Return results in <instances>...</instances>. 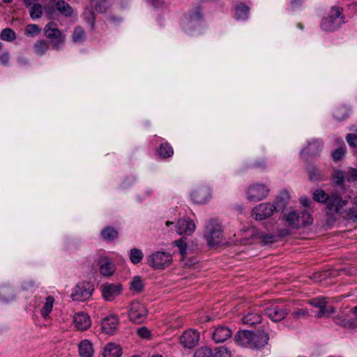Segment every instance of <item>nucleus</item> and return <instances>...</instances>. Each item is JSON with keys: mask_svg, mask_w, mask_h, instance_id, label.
Segmentation results:
<instances>
[{"mask_svg": "<svg viewBox=\"0 0 357 357\" xmlns=\"http://www.w3.org/2000/svg\"><path fill=\"white\" fill-rule=\"evenodd\" d=\"M34 285V283L32 281H29V282H25L24 284H23V288L24 289H29L30 288H31L32 287H33Z\"/></svg>", "mask_w": 357, "mask_h": 357, "instance_id": "60", "label": "nucleus"}, {"mask_svg": "<svg viewBox=\"0 0 357 357\" xmlns=\"http://www.w3.org/2000/svg\"><path fill=\"white\" fill-rule=\"evenodd\" d=\"M347 142L350 146L356 148L357 146V135L349 133L346 137Z\"/></svg>", "mask_w": 357, "mask_h": 357, "instance_id": "50", "label": "nucleus"}, {"mask_svg": "<svg viewBox=\"0 0 357 357\" xmlns=\"http://www.w3.org/2000/svg\"><path fill=\"white\" fill-rule=\"evenodd\" d=\"M43 14V8L40 4H34L30 7V16L32 19L40 18Z\"/></svg>", "mask_w": 357, "mask_h": 357, "instance_id": "41", "label": "nucleus"}, {"mask_svg": "<svg viewBox=\"0 0 357 357\" xmlns=\"http://www.w3.org/2000/svg\"><path fill=\"white\" fill-rule=\"evenodd\" d=\"M307 177L312 182H320L324 180V174L313 165H309L306 167Z\"/></svg>", "mask_w": 357, "mask_h": 357, "instance_id": "20", "label": "nucleus"}, {"mask_svg": "<svg viewBox=\"0 0 357 357\" xmlns=\"http://www.w3.org/2000/svg\"><path fill=\"white\" fill-rule=\"evenodd\" d=\"M38 0H24V3L26 7H31L34 4H38Z\"/></svg>", "mask_w": 357, "mask_h": 357, "instance_id": "57", "label": "nucleus"}, {"mask_svg": "<svg viewBox=\"0 0 357 357\" xmlns=\"http://www.w3.org/2000/svg\"><path fill=\"white\" fill-rule=\"evenodd\" d=\"M119 318L116 315L112 314L105 317L102 321V331L109 335H113L117 331Z\"/></svg>", "mask_w": 357, "mask_h": 357, "instance_id": "15", "label": "nucleus"}, {"mask_svg": "<svg viewBox=\"0 0 357 357\" xmlns=\"http://www.w3.org/2000/svg\"><path fill=\"white\" fill-rule=\"evenodd\" d=\"M232 335L231 330L225 326H219L214 330L212 338L216 343L223 342Z\"/></svg>", "mask_w": 357, "mask_h": 357, "instance_id": "14", "label": "nucleus"}, {"mask_svg": "<svg viewBox=\"0 0 357 357\" xmlns=\"http://www.w3.org/2000/svg\"><path fill=\"white\" fill-rule=\"evenodd\" d=\"M102 296L105 301H110L121 294L123 286L120 283L105 282L100 286Z\"/></svg>", "mask_w": 357, "mask_h": 357, "instance_id": "9", "label": "nucleus"}, {"mask_svg": "<svg viewBox=\"0 0 357 357\" xmlns=\"http://www.w3.org/2000/svg\"><path fill=\"white\" fill-rule=\"evenodd\" d=\"M54 303V298L52 296H49L46 298L45 303L41 309V315L43 317L46 318L49 316V314L52 310Z\"/></svg>", "mask_w": 357, "mask_h": 357, "instance_id": "31", "label": "nucleus"}, {"mask_svg": "<svg viewBox=\"0 0 357 357\" xmlns=\"http://www.w3.org/2000/svg\"><path fill=\"white\" fill-rule=\"evenodd\" d=\"M89 285V282H88L78 283L71 294L73 300L78 301L85 300L89 294L87 291Z\"/></svg>", "mask_w": 357, "mask_h": 357, "instance_id": "16", "label": "nucleus"}, {"mask_svg": "<svg viewBox=\"0 0 357 357\" xmlns=\"http://www.w3.org/2000/svg\"><path fill=\"white\" fill-rule=\"evenodd\" d=\"M310 303L315 307L319 308V311L317 314V317L321 318L324 317V304H326V298H315L310 301Z\"/></svg>", "mask_w": 357, "mask_h": 357, "instance_id": "28", "label": "nucleus"}, {"mask_svg": "<svg viewBox=\"0 0 357 357\" xmlns=\"http://www.w3.org/2000/svg\"><path fill=\"white\" fill-rule=\"evenodd\" d=\"M302 1L301 0H293L291 1V5L293 7L299 6L301 4Z\"/></svg>", "mask_w": 357, "mask_h": 357, "instance_id": "61", "label": "nucleus"}, {"mask_svg": "<svg viewBox=\"0 0 357 357\" xmlns=\"http://www.w3.org/2000/svg\"><path fill=\"white\" fill-rule=\"evenodd\" d=\"M119 232L113 227H106L101 231V236L105 241H113L118 238Z\"/></svg>", "mask_w": 357, "mask_h": 357, "instance_id": "25", "label": "nucleus"}, {"mask_svg": "<svg viewBox=\"0 0 357 357\" xmlns=\"http://www.w3.org/2000/svg\"><path fill=\"white\" fill-rule=\"evenodd\" d=\"M199 340V333L195 331H185L180 337V342L185 348L195 347Z\"/></svg>", "mask_w": 357, "mask_h": 357, "instance_id": "11", "label": "nucleus"}, {"mask_svg": "<svg viewBox=\"0 0 357 357\" xmlns=\"http://www.w3.org/2000/svg\"><path fill=\"white\" fill-rule=\"evenodd\" d=\"M275 236L272 234H261L259 236V239L263 243L264 245H266L268 243H272L275 241Z\"/></svg>", "mask_w": 357, "mask_h": 357, "instance_id": "49", "label": "nucleus"}, {"mask_svg": "<svg viewBox=\"0 0 357 357\" xmlns=\"http://www.w3.org/2000/svg\"><path fill=\"white\" fill-rule=\"evenodd\" d=\"M269 190L264 184H255L249 187L248 199L251 202L260 201L268 195Z\"/></svg>", "mask_w": 357, "mask_h": 357, "instance_id": "10", "label": "nucleus"}, {"mask_svg": "<svg viewBox=\"0 0 357 357\" xmlns=\"http://www.w3.org/2000/svg\"><path fill=\"white\" fill-rule=\"evenodd\" d=\"M130 284V289L137 293H141L144 290V284L139 276H135Z\"/></svg>", "mask_w": 357, "mask_h": 357, "instance_id": "33", "label": "nucleus"}, {"mask_svg": "<svg viewBox=\"0 0 357 357\" xmlns=\"http://www.w3.org/2000/svg\"><path fill=\"white\" fill-rule=\"evenodd\" d=\"M74 324L77 330L83 331L89 327V318L87 314L79 312L74 317Z\"/></svg>", "mask_w": 357, "mask_h": 357, "instance_id": "18", "label": "nucleus"}, {"mask_svg": "<svg viewBox=\"0 0 357 357\" xmlns=\"http://www.w3.org/2000/svg\"><path fill=\"white\" fill-rule=\"evenodd\" d=\"M194 17H197L198 19L201 18L200 13H199V12H197V13L195 14Z\"/></svg>", "mask_w": 357, "mask_h": 357, "instance_id": "64", "label": "nucleus"}, {"mask_svg": "<svg viewBox=\"0 0 357 357\" xmlns=\"http://www.w3.org/2000/svg\"><path fill=\"white\" fill-rule=\"evenodd\" d=\"M158 151L162 158H168L173 154V149L167 143L161 144Z\"/></svg>", "mask_w": 357, "mask_h": 357, "instance_id": "35", "label": "nucleus"}, {"mask_svg": "<svg viewBox=\"0 0 357 357\" xmlns=\"http://www.w3.org/2000/svg\"><path fill=\"white\" fill-rule=\"evenodd\" d=\"M147 264L155 270H163L172 262V256L167 252H156L147 257Z\"/></svg>", "mask_w": 357, "mask_h": 357, "instance_id": "5", "label": "nucleus"}, {"mask_svg": "<svg viewBox=\"0 0 357 357\" xmlns=\"http://www.w3.org/2000/svg\"><path fill=\"white\" fill-rule=\"evenodd\" d=\"M19 63L22 65L28 64V60L26 58L20 57L19 58Z\"/></svg>", "mask_w": 357, "mask_h": 357, "instance_id": "62", "label": "nucleus"}, {"mask_svg": "<svg viewBox=\"0 0 357 357\" xmlns=\"http://www.w3.org/2000/svg\"><path fill=\"white\" fill-rule=\"evenodd\" d=\"M15 296L14 289L9 285H2L0 287V300L3 302L13 301Z\"/></svg>", "mask_w": 357, "mask_h": 357, "instance_id": "23", "label": "nucleus"}, {"mask_svg": "<svg viewBox=\"0 0 357 357\" xmlns=\"http://www.w3.org/2000/svg\"><path fill=\"white\" fill-rule=\"evenodd\" d=\"M147 316V310L141 303L136 301L131 303L128 311L130 320L135 324H142Z\"/></svg>", "mask_w": 357, "mask_h": 357, "instance_id": "7", "label": "nucleus"}, {"mask_svg": "<svg viewBox=\"0 0 357 357\" xmlns=\"http://www.w3.org/2000/svg\"><path fill=\"white\" fill-rule=\"evenodd\" d=\"M10 59V54L8 50L4 51L1 55H0V62L3 66H7Z\"/></svg>", "mask_w": 357, "mask_h": 357, "instance_id": "53", "label": "nucleus"}, {"mask_svg": "<svg viewBox=\"0 0 357 357\" xmlns=\"http://www.w3.org/2000/svg\"><path fill=\"white\" fill-rule=\"evenodd\" d=\"M275 211H277L275 205L269 202L261 203L252 209V217L257 220H262L271 217Z\"/></svg>", "mask_w": 357, "mask_h": 357, "instance_id": "8", "label": "nucleus"}, {"mask_svg": "<svg viewBox=\"0 0 357 357\" xmlns=\"http://www.w3.org/2000/svg\"><path fill=\"white\" fill-rule=\"evenodd\" d=\"M345 153V149L343 147H339L332 152V158L335 162L340 160Z\"/></svg>", "mask_w": 357, "mask_h": 357, "instance_id": "47", "label": "nucleus"}, {"mask_svg": "<svg viewBox=\"0 0 357 357\" xmlns=\"http://www.w3.org/2000/svg\"><path fill=\"white\" fill-rule=\"evenodd\" d=\"M351 312L356 316V318L353 319V321L357 323V305L352 308Z\"/></svg>", "mask_w": 357, "mask_h": 357, "instance_id": "63", "label": "nucleus"}, {"mask_svg": "<svg viewBox=\"0 0 357 357\" xmlns=\"http://www.w3.org/2000/svg\"><path fill=\"white\" fill-rule=\"evenodd\" d=\"M290 198L289 194L287 190H282L276 197L274 205L277 211L283 210L287 206Z\"/></svg>", "mask_w": 357, "mask_h": 357, "instance_id": "22", "label": "nucleus"}, {"mask_svg": "<svg viewBox=\"0 0 357 357\" xmlns=\"http://www.w3.org/2000/svg\"><path fill=\"white\" fill-rule=\"evenodd\" d=\"M194 357H212V350L206 347H200L195 351Z\"/></svg>", "mask_w": 357, "mask_h": 357, "instance_id": "42", "label": "nucleus"}, {"mask_svg": "<svg viewBox=\"0 0 357 357\" xmlns=\"http://www.w3.org/2000/svg\"><path fill=\"white\" fill-rule=\"evenodd\" d=\"M201 193L202 192L200 190H196L192 193L191 197L195 202L202 204L205 202V199L203 197H201Z\"/></svg>", "mask_w": 357, "mask_h": 357, "instance_id": "51", "label": "nucleus"}, {"mask_svg": "<svg viewBox=\"0 0 357 357\" xmlns=\"http://www.w3.org/2000/svg\"><path fill=\"white\" fill-rule=\"evenodd\" d=\"M348 181H357V169L351 168L349 169V177Z\"/></svg>", "mask_w": 357, "mask_h": 357, "instance_id": "55", "label": "nucleus"}, {"mask_svg": "<svg viewBox=\"0 0 357 357\" xmlns=\"http://www.w3.org/2000/svg\"><path fill=\"white\" fill-rule=\"evenodd\" d=\"M44 33L51 40L53 50L59 51L64 45L66 36L56 27L53 22H50L45 26Z\"/></svg>", "mask_w": 357, "mask_h": 357, "instance_id": "4", "label": "nucleus"}, {"mask_svg": "<svg viewBox=\"0 0 357 357\" xmlns=\"http://www.w3.org/2000/svg\"><path fill=\"white\" fill-rule=\"evenodd\" d=\"M79 353L82 357H89V341L84 340L79 344Z\"/></svg>", "mask_w": 357, "mask_h": 357, "instance_id": "39", "label": "nucleus"}, {"mask_svg": "<svg viewBox=\"0 0 357 357\" xmlns=\"http://www.w3.org/2000/svg\"><path fill=\"white\" fill-rule=\"evenodd\" d=\"M324 317H329L331 314L335 313V308L332 305L327 306L326 304H324Z\"/></svg>", "mask_w": 357, "mask_h": 357, "instance_id": "56", "label": "nucleus"}, {"mask_svg": "<svg viewBox=\"0 0 357 357\" xmlns=\"http://www.w3.org/2000/svg\"><path fill=\"white\" fill-rule=\"evenodd\" d=\"M261 321V316L259 313L248 312L242 318L243 324L250 326L260 324Z\"/></svg>", "mask_w": 357, "mask_h": 357, "instance_id": "24", "label": "nucleus"}, {"mask_svg": "<svg viewBox=\"0 0 357 357\" xmlns=\"http://www.w3.org/2000/svg\"><path fill=\"white\" fill-rule=\"evenodd\" d=\"M265 314L275 322L280 321L285 318L290 312L287 308H280L278 305H272L265 309Z\"/></svg>", "mask_w": 357, "mask_h": 357, "instance_id": "12", "label": "nucleus"}, {"mask_svg": "<svg viewBox=\"0 0 357 357\" xmlns=\"http://www.w3.org/2000/svg\"><path fill=\"white\" fill-rule=\"evenodd\" d=\"M331 276H333V271L325 270L321 272L314 273L311 278L314 280V282H319Z\"/></svg>", "mask_w": 357, "mask_h": 357, "instance_id": "34", "label": "nucleus"}, {"mask_svg": "<svg viewBox=\"0 0 357 357\" xmlns=\"http://www.w3.org/2000/svg\"><path fill=\"white\" fill-rule=\"evenodd\" d=\"M334 321L337 324L342 326L344 328L353 330L355 328H357V323L355 321L346 320L341 316L335 317Z\"/></svg>", "mask_w": 357, "mask_h": 357, "instance_id": "29", "label": "nucleus"}, {"mask_svg": "<svg viewBox=\"0 0 357 357\" xmlns=\"http://www.w3.org/2000/svg\"><path fill=\"white\" fill-rule=\"evenodd\" d=\"M342 9L338 7H333L331 9V14L322 20L321 26L326 31H332L337 29L342 20L340 19Z\"/></svg>", "mask_w": 357, "mask_h": 357, "instance_id": "6", "label": "nucleus"}, {"mask_svg": "<svg viewBox=\"0 0 357 357\" xmlns=\"http://www.w3.org/2000/svg\"><path fill=\"white\" fill-rule=\"evenodd\" d=\"M71 38L75 43H82L86 39V33L82 26H77L72 33Z\"/></svg>", "mask_w": 357, "mask_h": 357, "instance_id": "26", "label": "nucleus"}, {"mask_svg": "<svg viewBox=\"0 0 357 357\" xmlns=\"http://www.w3.org/2000/svg\"><path fill=\"white\" fill-rule=\"evenodd\" d=\"M301 203L303 204V206L308 207L311 204V201L307 197H302L301 199Z\"/></svg>", "mask_w": 357, "mask_h": 357, "instance_id": "58", "label": "nucleus"}, {"mask_svg": "<svg viewBox=\"0 0 357 357\" xmlns=\"http://www.w3.org/2000/svg\"><path fill=\"white\" fill-rule=\"evenodd\" d=\"M186 238L182 237L180 239L175 241L174 243L178 248L180 253L182 256V259L185 257L186 255V249H187V243H186Z\"/></svg>", "mask_w": 357, "mask_h": 357, "instance_id": "38", "label": "nucleus"}, {"mask_svg": "<svg viewBox=\"0 0 357 357\" xmlns=\"http://www.w3.org/2000/svg\"><path fill=\"white\" fill-rule=\"evenodd\" d=\"M212 357H231V351L225 346L215 347Z\"/></svg>", "mask_w": 357, "mask_h": 357, "instance_id": "36", "label": "nucleus"}, {"mask_svg": "<svg viewBox=\"0 0 357 357\" xmlns=\"http://www.w3.org/2000/svg\"><path fill=\"white\" fill-rule=\"evenodd\" d=\"M204 237L209 247L218 245L222 241V228L216 220H211L206 225Z\"/></svg>", "mask_w": 357, "mask_h": 357, "instance_id": "3", "label": "nucleus"}, {"mask_svg": "<svg viewBox=\"0 0 357 357\" xmlns=\"http://www.w3.org/2000/svg\"><path fill=\"white\" fill-rule=\"evenodd\" d=\"M333 178L336 185H342L344 182V176L342 171L337 170L333 174Z\"/></svg>", "mask_w": 357, "mask_h": 357, "instance_id": "48", "label": "nucleus"}, {"mask_svg": "<svg viewBox=\"0 0 357 357\" xmlns=\"http://www.w3.org/2000/svg\"><path fill=\"white\" fill-rule=\"evenodd\" d=\"M234 340L238 345L260 350L268 344L269 334L264 329L241 330L235 334Z\"/></svg>", "mask_w": 357, "mask_h": 357, "instance_id": "1", "label": "nucleus"}, {"mask_svg": "<svg viewBox=\"0 0 357 357\" xmlns=\"http://www.w3.org/2000/svg\"><path fill=\"white\" fill-rule=\"evenodd\" d=\"M312 199L319 203L325 204L328 211L334 210L337 213L347 204V201L342 199L338 192L327 194L321 189H317L313 192Z\"/></svg>", "mask_w": 357, "mask_h": 357, "instance_id": "2", "label": "nucleus"}, {"mask_svg": "<svg viewBox=\"0 0 357 357\" xmlns=\"http://www.w3.org/2000/svg\"><path fill=\"white\" fill-rule=\"evenodd\" d=\"M301 218L302 219L301 227H305L312 224L313 219L311 214L307 211L303 212Z\"/></svg>", "mask_w": 357, "mask_h": 357, "instance_id": "44", "label": "nucleus"}, {"mask_svg": "<svg viewBox=\"0 0 357 357\" xmlns=\"http://www.w3.org/2000/svg\"><path fill=\"white\" fill-rule=\"evenodd\" d=\"M56 9L66 17H70L73 14V9L65 1H59L56 4Z\"/></svg>", "mask_w": 357, "mask_h": 357, "instance_id": "30", "label": "nucleus"}, {"mask_svg": "<svg viewBox=\"0 0 357 357\" xmlns=\"http://www.w3.org/2000/svg\"><path fill=\"white\" fill-rule=\"evenodd\" d=\"M282 219L287 221L290 226L294 229H299L301 227L300 223L301 216L296 211H293L288 214L284 213Z\"/></svg>", "mask_w": 357, "mask_h": 357, "instance_id": "21", "label": "nucleus"}, {"mask_svg": "<svg viewBox=\"0 0 357 357\" xmlns=\"http://www.w3.org/2000/svg\"><path fill=\"white\" fill-rule=\"evenodd\" d=\"M0 37L3 40L13 41L15 39L16 36L13 29L6 28L2 30Z\"/></svg>", "mask_w": 357, "mask_h": 357, "instance_id": "40", "label": "nucleus"}, {"mask_svg": "<svg viewBox=\"0 0 357 357\" xmlns=\"http://www.w3.org/2000/svg\"><path fill=\"white\" fill-rule=\"evenodd\" d=\"M143 258L142 252L138 248H132L130 250V259L132 264H138Z\"/></svg>", "mask_w": 357, "mask_h": 357, "instance_id": "37", "label": "nucleus"}, {"mask_svg": "<svg viewBox=\"0 0 357 357\" xmlns=\"http://www.w3.org/2000/svg\"><path fill=\"white\" fill-rule=\"evenodd\" d=\"M103 355L104 357H121L122 348L119 344L109 342L105 346Z\"/></svg>", "mask_w": 357, "mask_h": 357, "instance_id": "19", "label": "nucleus"}, {"mask_svg": "<svg viewBox=\"0 0 357 357\" xmlns=\"http://www.w3.org/2000/svg\"><path fill=\"white\" fill-rule=\"evenodd\" d=\"M347 215L349 219L354 222H357V209L354 208L349 209Z\"/></svg>", "mask_w": 357, "mask_h": 357, "instance_id": "54", "label": "nucleus"}, {"mask_svg": "<svg viewBox=\"0 0 357 357\" xmlns=\"http://www.w3.org/2000/svg\"><path fill=\"white\" fill-rule=\"evenodd\" d=\"M195 229V224L190 218L179 219L176 225V231L178 234L182 235H190Z\"/></svg>", "mask_w": 357, "mask_h": 357, "instance_id": "13", "label": "nucleus"}, {"mask_svg": "<svg viewBox=\"0 0 357 357\" xmlns=\"http://www.w3.org/2000/svg\"><path fill=\"white\" fill-rule=\"evenodd\" d=\"M292 317L295 320H298L301 318H306L310 316L309 312L306 308L299 309L297 311L294 312L291 314Z\"/></svg>", "mask_w": 357, "mask_h": 357, "instance_id": "46", "label": "nucleus"}, {"mask_svg": "<svg viewBox=\"0 0 357 357\" xmlns=\"http://www.w3.org/2000/svg\"><path fill=\"white\" fill-rule=\"evenodd\" d=\"M40 28L36 24H29L25 28V34L27 36H36L40 32Z\"/></svg>", "mask_w": 357, "mask_h": 357, "instance_id": "43", "label": "nucleus"}, {"mask_svg": "<svg viewBox=\"0 0 357 357\" xmlns=\"http://www.w3.org/2000/svg\"><path fill=\"white\" fill-rule=\"evenodd\" d=\"M108 7L107 0H98L96 4L95 9L100 13H105Z\"/></svg>", "mask_w": 357, "mask_h": 357, "instance_id": "45", "label": "nucleus"}, {"mask_svg": "<svg viewBox=\"0 0 357 357\" xmlns=\"http://www.w3.org/2000/svg\"><path fill=\"white\" fill-rule=\"evenodd\" d=\"M278 234H279V236L280 237H284V236H288L289 234V231L288 229H284L280 230Z\"/></svg>", "mask_w": 357, "mask_h": 357, "instance_id": "59", "label": "nucleus"}, {"mask_svg": "<svg viewBox=\"0 0 357 357\" xmlns=\"http://www.w3.org/2000/svg\"><path fill=\"white\" fill-rule=\"evenodd\" d=\"M250 8L244 4L236 7L235 17L237 20H245L248 18Z\"/></svg>", "mask_w": 357, "mask_h": 357, "instance_id": "32", "label": "nucleus"}, {"mask_svg": "<svg viewBox=\"0 0 357 357\" xmlns=\"http://www.w3.org/2000/svg\"><path fill=\"white\" fill-rule=\"evenodd\" d=\"M50 43L45 40H39L34 44L35 52L38 56H43L50 49Z\"/></svg>", "mask_w": 357, "mask_h": 357, "instance_id": "27", "label": "nucleus"}, {"mask_svg": "<svg viewBox=\"0 0 357 357\" xmlns=\"http://www.w3.org/2000/svg\"><path fill=\"white\" fill-rule=\"evenodd\" d=\"M100 272L104 276H111L115 271V265L107 257H101L98 260Z\"/></svg>", "mask_w": 357, "mask_h": 357, "instance_id": "17", "label": "nucleus"}, {"mask_svg": "<svg viewBox=\"0 0 357 357\" xmlns=\"http://www.w3.org/2000/svg\"><path fill=\"white\" fill-rule=\"evenodd\" d=\"M137 333L143 338H149L151 336V331H149L146 327L139 328Z\"/></svg>", "mask_w": 357, "mask_h": 357, "instance_id": "52", "label": "nucleus"}]
</instances>
